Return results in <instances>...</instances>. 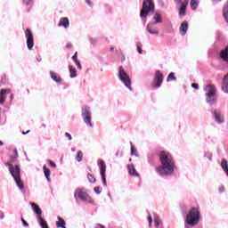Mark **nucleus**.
Listing matches in <instances>:
<instances>
[{"instance_id":"7c9ffc66","label":"nucleus","mask_w":228,"mask_h":228,"mask_svg":"<svg viewBox=\"0 0 228 228\" xmlns=\"http://www.w3.org/2000/svg\"><path fill=\"white\" fill-rule=\"evenodd\" d=\"M77 161H78V163H81V161H83V151H77Z\"/></svg>"},{"instance_id":"09e8293b","label":"nucleus","mask_w":228,"mask_h":228,"mask_svg":"<svg viewBox=\"0 0 228 228\" xmlns=\"http://www.w3.org/2000/svg\"><path fill=\"white\" fill-rule=\"evenodd\" d=\"M30 132H31L30 130H28L27 132H22V134H28Z\"/></svg>"},{"instance_id":"1a4fd4ad","label":"nucleus","mask_w":228,"mask_h":228,"mask_svg":"<svg viewBox=\"0 0 228 228\" xmlns=\"http://www.w3.org/2000/svg\"><path fill=\"white\" fill-rule=\"evenodd\" d=\"M25 36L27 38V47L31 51V49H33V45H35V40L33 38V32H31L30 28H27L25 30Z\"/></svg>"},{"instance_id":"0eeeda50","label":"nucleus","mask_w":228,"mask_h":228,"mask_svg":"<svg viewBox=\"0 0 228 228\" xmlns=\"http://www.w3.org/2000/svg\"><path fill=\"white\" fill-rule=\"evenodd\" d=\"M75 199H80L83 202H92V197L86 193L84 189H78L75 191Z\"/></svg>"},{"instance_id":"8fccbe9b","label":"nucleus","mask_w":228,"mask_h":228,"mask_svg":"<svg viewBox=\"0 0 228 228\" xmlns=\"http://www.w3.org/2000/svg\"><path fill=\"white\" fill-rule=\"evenodd\" d=\"M110 51H111V53H113V51H115V47L111 46Z\"/></svg>"},{"instance_id":"aec40b11","label":"nucleus","mask_w":228,"mask_h":228,"mask_svg":"<svg viewBox=\"0 0 228 228\" xmlns=\"http://www.w3.org/2000/svg\"><path fill=\"white\" fill-rule=\"evenodd\" d=\"M128 174L132 176H138V172H136V169L134 168V166L133 164H129L127 166Z\"/></svg>"},{"instance_id":"f03ea898","label":"nucleus","mask_w":228,"mask_h":228,"mask_svg":"<svg viewBox=\"0 0 228 228\" xmlns=\"http://www.w3.org/2000/svg\"><path fill=\"white\" fill-rule=\"evenodd\" d=\"M17 158H19V153L17 152V149H14L13 155L11 156V160L7 162L6 165L7 167H9L11 175H12L17 186L20 188V190H24V183L20 179V167H19V165H16L13 167L12 165V163H15Z\"/></svg>"},{"instance_id":"4be33fe9","label":"nucleus","mask_w":228,"mask_h":228,"mask_svg":"<svg viewBox=\"0 0 228 228\" xmlns=\"http://www.w3.org/2000/svg\"><path fill=\"white\" fill-rule=\"evenodd\" d=\"M214 117L216 118V120L219 123V124H223L224 122V116H222V114L218 111H214Z\"/></svg>"},{"instance_id":"6ab92c4d","label":"nucleus","mask_w":228,"mask_h":228,"mask_svg":"<svg viewBox=\"0 0 228 228\" xmlns=\"http://www.w3.org/2000/svg\"><path fill=\"white\" fill-rule=\"evenodd\" d=\"M50 76L52 77V79L53 81H55V83H61V77H60V75H58V73L54 72V71H50Z\"/></svg>"},{"instance_id":"c9c22d12","label":"nucleus","mask_w":228,"mask_h":228,"mask_svg":"<svg viewBox=\"0 0 228 228\" xmlns=\"http://www.w3.org/2000/svg\"><path fill=\"white\" fill-rule=\"evenodd\" d=\"M72 60H73V61H74L75 63H77V61H79L77 60V52L75 53V54H74L73 57H72Z\"/></svg>"},{"instance_id":"3c124183","label":"nucleus","mask_w":228,"mask_h":228,"mask_svg":"<svg viewBox=\"0 0 228 228\" xmlns=\"http://www.w3.org/2000/svg\"><path fill=\"white\" fill-rule=\"evenodd\" d=\"M4 142H3V141H0V145H4Z\"/></svg>"},{"instance_id":"a19ab883","label":"nucleus","mask_w":228,"mask_h":228,"mask_svg":"<svg viewBox=\"0 0 228 228\" xmlns=\"http://www.w3.org/2000/svg\"><path fill=\"white\" fill-rule=\"evenodd\" d=\"M65 136L69 138V140H72V135L69 133H66Z\"/></svg>"},{"instance_id":"473e14b6","label":"nucleus","mask_w":228,"mask_h":228,"mask_svg":"<svg viewBox=\"0 0 228 228\" xmlns=\"http://www.w3.org/2000/svg\"><path fill=\"white\" fill-rule=\"evenodd\" d=\"M131 156H138V153L136 151V148H134V145L131 146Z\"/></svg>"},{"instance_id":"9d476101","label":"nucleus","mask_w":228,"mask_h":228,"mask_svg":"<svg viewBox=\"0 0 228 228\" xmlns=\"http://www.w3.org/2000/svg\"><path fill=\"white\" fill-rule=\"evenodd\" d=\"M163 79H164L163 73H161V71L159 70H157L155 72L152 88H159V86H161L163 83Z\"/></svg>"},{"instance_id":"603ef678","label":"nucleus","mask_w":228,"mask_h":228,"mask_svg":"<svg viewBox=\"0 0 228 228\" xmlns=\"http://www.w3.org/2000/svg\"><path fill=\"white\" fill-rule=\"evenodd\" d=\"M129 161L131 162V161H133V159H129Z\"/></svg>"},{"instance_id":"e433bc0d","label":"nucleus","mask_w":228,"mask_h":228,"mask_svg":"<svg viewBox=\"0 0 228 228\" xmlns=\"http://www.w3.org/2000/svg\"><path fill=\"white\" fill-rule=\"evenodd\" d=\"M21 222H22L24 227H29V224H28V222H26V220H24V217H21Z\"/></svg>"},{"instance_id":"7ed1b4c3","label":"nucleus","mask_w":228,"mask_h":228,"mask_svg":"<svg viewBox=\"0 0 228 228\" xmlns=\"http://www.w3.org/2000/svg\"><path fill=\"white\" fill-rule=\"evenodd\" d=\"M200 221V210L197 208H192L189 211L185 218V224L195 226Z\"/></svg>"},{"instance_id":"72a5a7b5","label":"nucleus","mask_w":228,"mask_h":228,"mask_svg":"<svg viewBox=\"0 0 228 228\" xmlns=\"http://www.w3.org/2000/svg\"><path fill=\"white\" fill-rule=\"evenodd\" d=\"M94 191L95 193H97L98 195L102 193V188H101L100 186H96L94 187Z\"/></svg>"},{"instance_id":"de8ad7c7","label":"nucleus","mask_w":228,"mask_h":228,"mask_svg":"<svg viewBox=\"0 0 228 228\" xmlns=\"http://www.w3.org/2000/svg\"><path fill=\"white\" fill-rule=\"evenodd\" d=\"M0 218H1V220H3V218H4V214L3 212H1V214H0Z\"/></svg>"},{"instance_id":"9b49d317","label":"nucleus","mask_w":228,"mask_h":228,"mask_svg":"<svg viewBox=\"0 0 228 228\" xmlns=\"http://www.w3.org/2000/svg\"><path fill=\"white\" fill-rule=\"evenodd\" d=\"M177 4H180L179 8V16L184 17L186 15V8H188V3H190L189 0H184L183 2L182 0H176Z\"/></svg>"},{"instance_id":"20e7f679","label":"nucleus","mask_w":228,"mask_h":228,"mask_svg":"<svg viewBox=\"0 0 228 228\" xmlns=\"http://www.w3.org/2000/svg\"><path fill=\"white\" fill-rule=\"evenodd\" d=\"M154 2H152V0H144L140 12L141 19H147L149 13H154Z\"/></svg>"},{"instance_id":"f257e3e1","label":"nucleus","mask_w":228,"mask_h":228,"mask_svg":"<svg viewBox=\"0 0 228 228\" xmlns=\"http://www.w3.org/2000/svg\"><path fill=\"white\" fill-rule=\"evenodd\" d=\"M161 166L156 167V171L159 175H172L175 170V161L172 154L167 151H161L159 154Z\"/></svg>"},{"instance_id":"bb28decb","label":"nucleus","mask_w":228,"mask_h":228,"mask_svg":"<svg viewBox=\"0 0 228 228\" xmlns=\"http://www.w3.org/2000/svg\"><path fill=\"white\" fill-rule=\"evenodd\" d=\"M167 83H169L170 81H177V77H175V73L171 72V73L168 75V77H167Z\"/></svg>"},{"instance_id":"79ce46f5","label":"nucleus","mask_w":228,"mask_h":228,"mask_svg":"<svg viewBox=\"0 0 228 228\" xmlns=\"http://www.w3.org/2000/svg\"><path fill=\"white\" fill-rule=\"evenodd\" d=\"M219 191H220V193H224V192L225 191V187L221 186V187L219 188Z\"/></svg>"},{"instance_id":"c03bdc74","label":"nucleus","mask_w":228,"mask_h":228,"mask_svg":"<svg viewBox=\"0 0 228 228\" xmlns=\"http://www.w3.org/2000/svg\"><path fill=\"white\" fill-rule=\"evenodd\" d=\"M86 4H88L92 8V1L86 0Z\"/></svg>"},{"instance_id":"c85d7f7f","label":"nucleus","mask_w":228,"mask_h":228,"mask_svg":"<svg viewBox=\"0 0 228 228\" xmlns=\"http://www.w3.org/2000/svg\"><path fill=\"white\" fill-rule=\"evenodd\" d=\"M87 179L89 183H97V180L95 179V176L90 173L87 174Z\"/></svg>"},{"instance_id":"864d4df0","label":"nucleus","mask_w":228,"mask_h":228,"mask_svg":"<svg viewBox=\"0 0 228 228\" xmlns=\"http://www.w3.org/2000/svg\"><path fill=\"white\" fill-rule=\"evenodd\" d=\"M218 1H222V0H218Z\"/></svg>"},{"instance_id":"5701e85b","label":"nucleus","mask_w":228,"mask_h":228,"mask_svg":"<svg viewBox=\"0 0 228 228\" xmlns=\"http://www.w3.org/2000/svg\"><path fill=\"white\" fill-rule=\"evenodd\" d=\"M221 167L223 168L224 172H225L226 175H228V162H227V159H222Z\"/></svg>"},{"instance_id":"39448f33","label":"nucleus","mask_w":228,"mask_h":228,"mask_svg":"<svg viewBox=\"0 0 228 228\" xmlns=\"http://www.w3.org/2000/svg\"><path fill=\"white\" fill-rule=\"evenodd\" d=\"M205 92H207V102L215 104L216 102V87L214 85H208L205 87Z\"/></svg>"},{"instance_id":"b1692460","label":"nucleus","mask_w":228,"mask_h":228,"mask_svg":"<svg viewBox=\"0 0 228 228\" xmlns=\"http://www.w3.org/2000/svg\"><path fill=\"white\" fill-rule=\"evenodd\" d=\"M65 225H67V224L65 223V220L59 216L58 222L56 223V227L57 228H67Z\"/></svg>"},{"instance_id":"ddd939ff","label":"nucleus","mask_w":228,"mask_h":228,"mask_svg":"<svg viewBox=\"0 0 228 228\" xmlns=\"http://www.w3.org/2000/svg\"><path fill=\"white\" fill-rule=\"evenodd\" d=\"M147 30L151 35H159V31H158V28H156V23H149L147 25Z\"/></svg>"},{"instance_id":"a211bd4d","label":"nucleus","mask_w":228,"mask_h":228,"mask_svg":"<svg viewBox=\"0 0 228 228\" xmlns=\"http://www.w3.org/2000/svg\"><path fill=\"white\" fill-rule=\"evenodd\" d=\"M187 31H188V21H183V22H182V24L180 26L181 35L183 37H184V35H186Z\"/></svg>"},{"instance_id":"dca6fc26","label":"nucleus","mask_w":228,"mask_h":228,"mask_svg":"<svg viewBox=\"0 0 228 228\" xmlns=\"http://www.w3.org/2000/svg\"><path fill=\"white\" fill-rule=\"evenodd\" d=\"M30 206H31L33 211L36 213V215H37V217L42 216V209L40 208V207L38 205H37V203L30 202Z\"/></svg>"},{"instance_id":"4468645a","label":"nucleus","mask_w":228,"mask_h":228,"mask_svg":"<svg viewBox=\"0 0 228 228\" xmlns=\"http://www.w3.org/2000/svg\"><path fill=\"white\" fill-rule=\"evenodd\" d=\"M221 88L224 94H228V73L223 78Z\"/></svg>"},{"instance_id":"ea45409f","label":"nucleus","mask_w":228,"mask_h":228,"mask_svg":"<svg viewBox=\"0 0 228 228\" xmlns=\"http://www.w3.org/2000/svg\"><path fill=\"white\" fill-rule=\"evenodd\" d=\"M32 1L33 0H23V3L28 5V4H31Z\"/></svg>"},{"instance_id":"2eb2a0df","label":"nucleus","mask_w":228,"mask_h":228,"mask_svg":"<svg viewBox=\"0 0 228 228\" xmlns=\"http://www.w3.org/2000/svg\"><path fill=\"white\" fill-rule=\"evenodd\" d=\"M6 94H10V89H1L0 104H4V102L6 101Z\"/></svg>"},{"instance_id":"49530a36","label":"nucleus","mask_w":228,"mask_h":228,"mask_svg":"<svg viewBox=\"0 0 228 228\" xmlns=\"http://www.w3.org/2000/svg\"><path fill=\"white\" fill-rule=\"evenodd\" d=\"M95 228H104V225H102V224H97V225L95 226Z\"/></svg>"},{"instance_id":"393cba45","label":"nucleus","mask_w":228,"mask_h":228,"mask_svg":"<svg viewBox=\"0 0 228 228\" xmlns=\"http://www.w3.org/2000/svg\"><path fill=\"white\" fill-rule=\"evenodd\" d=\"M43 170L47 181H51V169L47 166H44Z\"/></svg>"},{"instance_id":"f8f14e48","label":"nucleus","mask_w":228,"mask_h":228,"mask_svg":"<svg viewBox=\"0 0 228 228\" xmlns=\"http://www.w3.org/2000/svg\"><path fill=\"white\" fill-rule=\"evenodd\" d=\"M99 167H100V174L102 175V184H103V186H107V183H106V163L104 162V160H100Z\"/></svg>"},{"instance_id":"412c9836","label":"nucleus","mask_w":228,"mask_h":228,"mask_svg":"<svg viewBox=\"0 0 228 228\" xmlns=\"http://www.w3.org/2000/svg\"><path fill=\"white\" fill-rule=\"evenodd\" d=\"M153 20H155L153 24H161V22H163V17L161 16V13H159V12H155Z\"/></svg>"},{"instance_id":"423d86ee","label":"nucleus","mask_w":228,"mask_h":228,"mask_svg":"<svg viewBox=\"0 0 228 228\" xmlns=\"http://www.w3.org/2000/svg\"><path fill=\"white\" fill-rule=\"evenodd\" d=\"M119 79L124 83L125 86L128 88V90H133L131 87V78H129V75L126 73L124 70V67H119Z\"/></svg>"},{"instance_id":"a878e982","label":"nucleus","mask_w":228,"mask_h":228,"mask_svg":"<svg viewBox=\"0 0 228 228\" xmlns=\"http://www.w3.org/2000/svg\"><path fill=\"white\" fill-rule=\"evenodd\" d=\"M69 74L70 77H76V76H77V70H76V68L72 65H69Z\"/></svg>"},{"instance_id":"c756f323","label":"nucleus","mask_w":228,"mask_h":228,"mask_svg":"<svg viewBox=\"0 0 228 228\" xmlns=\"http://www.w3.org/2000/svg\"><path fill=\"white\" fill-rule=\"evenodd\" d=\"M155 227H159V224H161V220L159 219V216L157 214L154 215Z\"/></svg>"},{"instance_id":"58836bf2","label":"nucleus","mask_w":228,"mask_h":228,"mask_svg":"<svg viewBox=\"0 0 228 228\" xmlns=\"http://www.w3.org/2000/svg\"><path fill=\"white\" fill-rule=\"evenodd\" d=\"M191 87L194 88L195 90H199V84L197 83H192Z\"/></svg>"},{"instance_id":"a18cd8bd","label":"nucleus","mask_w":228,"mask_h":228,"mask_svg":"<svg viewBox=\"0 0 228 228\" xmlns=\"http://www.w3.org/2000/svg\"><path fill=\"white\" fill-rule=\"evenodd\" d=\"M66 47H67V49H71L72 44L68 43V44L66 45Z\"/></svg>"},{"instance_id":"37998d69","label":"nucleus","mask_w":228,"mask_h":228,"mask_svg":"<svg viewBox=\"0 0 228 228\" xmlns=\"http://www.w3.org/2000/svg\"><path fill=\"white\" fill-rule=\"evenodd\" d=\"M75 63H76V65L77 66V69H82V67H81V62H79V61H77V62H75Z\"/></svg>"},{"instance_id":"6e6552de","label":"nucleus","mask_w":228,"mask_h":228,"mask_svg":"<svg viewBox=\"0 0 228 228\" xmlns=\"http://www.w3.org/2000/svg\"><path fill=\"white\" fill-rule=\"evenodd\" d=\"M82 116L84 118V122L89 126V127H93L94 125L92 124V112H90V107L86 106L82 110Z\"/></svg>"},{"instance_id":"2f4dec72","label":"nucleus","mask_w":228,"mask_h":228,"mask_svg":"<svg viewBox=\"0 0 228 228\" xmlns=\"http://www.w3.org/2000/svg\"><path fill=\"white\" fill-rule=\"evenodd\" d=\"M136 47H137V51H138L139 54H142V53H143V50L142 49V45L140 42L136 43Z\"/></svg>"},{"instance_id":"f704fd0d","label":"nucleus","mask_w":228,"mask_h":228,"mask_svg":"<svg viewBox=\"0 0 228 228\" xmlns=\"http://www.w3.org/2000/svg\"><path fill=\"white\" fill-rule=\"evenodd\" d=\"M148 222H149V227H152V216H151V215H149L148 216Z\"/></svg>"},{"instance_id":"f3484780","label":"nucleus","mask_w":228,"mask_h":228,"mask_svg":"<svg viewBox=\"0 0 228 228\" xmlns=\"http://www.w3.org/2000/svg\"><path fill=\"white\" fill-rule=\"evenodd\" d=\"M58 26L60 28H69V26H70V22L69 21V18H61Z\"/></svg>"},{"instance_id":"cd10ccee","label":"nucleus","mask_w":228,"mask_h":228,"mask_svg":"<svg viewBox=\"0 0 228 228\" xmlns=\"http://www.w3.org/2000/svg\"><path fill=\"white\" fill-rule=\"evenodd\" d=\"M198 6H199V0H191V10H197Z\"/></svg>"},{"instance_id":"4c0bfd02","label":"nucleus","mask_w":228,"mask_h":228,"mask_svg":"<svg viewBox=\"0 0 228 228\" xmlns=\"http://www.w3.org/2000/svg\"><path fill=\"white\" fill-rule=\"evenodd\" d=\"M48 163L52 168H56V163L53 162L52 160H49Z\"/></svg>"}]
</instances>
